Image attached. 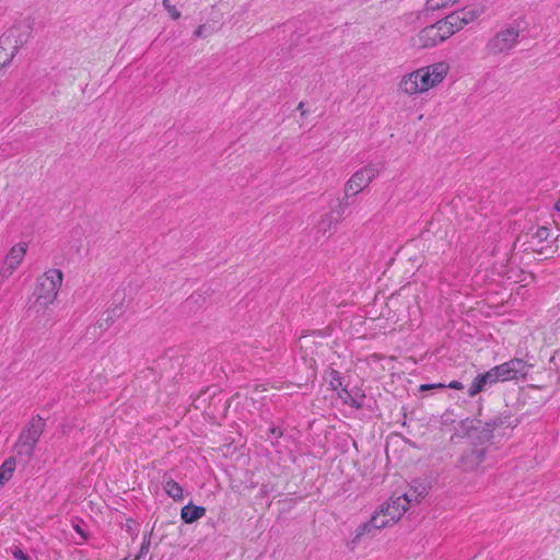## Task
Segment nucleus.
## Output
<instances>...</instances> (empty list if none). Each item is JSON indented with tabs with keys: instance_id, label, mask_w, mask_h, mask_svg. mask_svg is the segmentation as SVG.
Segmentation results:
<instances>
[{
	"instance_id": "393cba45",
	"label": "nucleus",
	"mask_w": 560,
	"mask_h": 560,
	"mask_svg": "<svg viewBox=\"0 0 560 560\" xmlns=\"http://www.w3.org/2000/svg\"><path fill=\"white\" fill-rule=\"evenodd\" d=\"M12 556L16 560H32L28 555H26L20 547L14 546L11 550Z\"/></svg>"
},
{
	"instance_id": "39448f33",
	"label": "nucleus",
	"mask_w": 560,
	"mask_h": 560,
	"mask_svg": "<svg viewBox=\"0 0 560 560\" xmlns=\"http://www.w3.org/2000/svg\"><path fill=\"white\" fill-rule=\"evenodd\" d=\"M454 35V28L451 27L446 18L436 23L422 28L416 37L413 45L419 48H430L439 45Z\"/></svg>"
},
{
	"instance_id": "4be33fe9",
	"label": "nucleus",
	"mask_w": 560,
	"mask_h": 560,
	"mask_svg": "<svg viewBox=\"0 0 560 560\" xmlns=\"http://www.w3.org/2000/svg\"><path fill=\"white\" fill-rule=\"evenodd\" d=\"M457 0H427V9L431 11H436L443 8H446Z\"/></svg>"
},
{
	"instance_id": "9d476101",
	"label": "nucleus",
	"mask_w": 560,
	"mask_h": 560,
	"mask_svg": "<svg viewBox=\"0 0 560 560\" xmlns=\"http://www.w3.org/2000/svg\"><path fill=\"white\" fill-rule=\"evenodd\" d=\"M27 243L20 242L9 249L0 267V282H3L9 277H11L12 273L19 268L27 253Z\"/></svg>"
},
{
	"instance_id": "c756f323",
	"label": "nucleus",
	"mask_w": 560,
	"mask_h": 560,
	"mask_svg": "<svg viewBox=\"0 0 560 560\" xmlns=\"http://www.w3.org/2000/svg\"><path fill=\"white\" fill-rule=\"evenodd\" d=\"M446 387L453 388V389H462L463 384L458 381H452L448 385H446Z\"/></svg>"
},
{
	"instance_id": "f03ea898",
	"label": "nucleus",
	"mask_w": 560,
	"mask_h": 560,
	"mask_svg": "<svg viewBox=\"0 0 560 560\" xmlns=\"http://www.w3.org/2000/svg\"><path fill=\"white\" fill-rule=\"evenodd\" d=\"M63 276L59 269H49L37 278L30 311L39 314L56 301L61 288Z\"/></svg>"
},
{
	"instance_id": "2eb2a0df",
	"label": "nucleus",
	"mask_w": 560,
	"mask_h": 560,
	"mask_svg": "<svg viewBox=\"0 0 560 560\" xmlns=\"http://www.w3.org/2000/svg\"><path fill=\"white\" fill-rule=\"evenodd\" d=\"M494 383H495V380L493 377V374H492L491 370H489L488 372H486L483 374H479L474 380V382L468 390V394L470 397H474L477 394H479L486 385L494 384Z\"/></svg>"
},
{
	"instance_id": "6ab92c4d",
	"label": "nucleus",
	"mask_w": 560,
	"mask_h": 560,
	"mask_svg": "<svg viewBox=\"0 0 560 560\" xmlns=\"http://www.w3.org/2000/svg\"><path fill=\"white\" fill-rule=\"evenodd\" d=\"M15 470V460L13 458H8L0 466V488L11 479L13 472Z\"/></svg>"
},
{
	"instance_id": "9b49d317",
	"label": "nucleus",
	"mask_w": 560,
	"mask_h": 560,
	"mask_svg": "<svg viewBox=\"0 0 560 560\" xmlns=\"http://www.w3.org/2000/svg\"><path fill=\"white\" fill-rule=\"evenodd\" d=\"M483 10L481 8H464L452 12L446 18L448 24L454 28V34L463 30L466 25L476 21Z\"/></svg>"
},
{
	"instance_id": "f8f14e48",
	"label": "nucleus",
	"mask_w": 560,
	"mask_h": 560,
	"mask_svg": "<svg viewBox=\"0 0 560 560\" xmlns=\"http://www.w3.org/2000/svg\"><path fill=\"white\" fill-rule=\"evenodd\" d=\"M377 530L374 526H372V521L369 520L365 523L360 524L351 535L350 540L348 541V547L350 549H355L363 540L368 538H372L376 535Z\"/></svg>"
},
{
	"instance_id": "1a4fd4ad",
	"label": "nucleus",
	"mask_w": 560,
	"mask_h": 560,
	"mask_svg": "<svg viewBox=\"0 0 560 560\" xmlns=\"http://www.w3.org/2000/svg\"><path fill=\"white\" fill-rule=\"evenodd\" d=\"M418 502V495L415 491L404 493L401 495H393L388 501L380 506L382 513H384L389 521L398 522L401 516L407 512L411 502Z\"/></svg>"
},
{
	"instance_id": "f257e3e1",
	"label": "nucleus",
	"mask_w": 560,
	"mask_h": 560,
	"mask_svg": "<svg viewBox=\"0 0 560 560\" xmlns=\"http://www.w3.org/2000/svg\"><path fill=\"white\" fill-rule=\"evenodd\" d=\"M450 70L445 61L435 62L401 77L398 88L407 95L424 93L443 81Z\"/></svg>"
},
{
	"instance_id": "6e6552de",
	"label": "nucleus",
	"mask_w": 560,
	"mask_h": 560,
	"mask_svg": "<svg viewBox=\"0 0 560 560\" xmlns=\"http://www.w3.org/2000/svg\"><path fill=\"white\" fill-rule=\"evenodd\" d=\"M380 174V166L370 163L357 171L345 185V195L353 196L366 188Z\"/></svg>"
},
{
	"instance_id": "7c9ffc66",
	"label": "nucleus",
	"mask_w": 560,
	"mask_h": 560,
	"mask_svg": "<svg viewBox=\"0 0 560 560\" xmlns=\"http://www.w3.org/2000/svg\"><path fill=\"white\" fill-rule=\"evenodd\" d=\"M555 210L560 213V199L556 202Z\"/></svg>"
},
{
	"instance_id": "423d86ee",
	"label": "nucleus",
	"mask_w": 560,
	"mask_h": 560,
	"mask_svg": "<svg viewBox=\"0 0 560 560\" xmlns=\"http://www.w3.org/2000/svg\"><path fill=\"white\" fill-rule=\"evenodd\" d=\"M45 427L46 422L40 416L33 417L20 434L18 453L31 457Z\"/></svg>"
},
{
	"instance_id": "5701e85b",
	"label": "nucleus",
	"mask_w": 560,
	"mask_h": 560,
	"mask_svg": "<svg viewBox=\"0 0 560 560\" xmlns=\"http://www.w3.org/2000/svg\"><path fill=\"white\" fill-rule=\"evenodd\" d=\"M162 4L173 20L176 21L180 18V12L177 10L175 5L171 3V0H163Z\"/></svg>"
},
{
	"instance_id": "f3484780",
	"label": "nucleus",
	"mask_w": 560,
	"mask_h": 560,
	"mask_svg": "<svg viewBox=\"0 0 560 560\" xmlns=\"http://www.w3.org/2000/svg\"><path fill=\"white\" fill-rule=\"evenodd\" d=\"M121 307L115 306L113 308L106 310L100 317L97 324L98 327L103 330L108 329L115 320L121 315Z\"/></svg>"
},
{
	"instance_id": "2f4dec72",
	"label": "nucleus",
	"mask_w": 560,
	"mask_h": 560,
	"mask_svg": "<svg viewBox=\"0 0 560 560\" xmlns=\"http://www.w3.org/2000/svg\"><path fill=\"white\" fill-rule=\"evenodd\" d=\"M334 381H338V384H341V381L339 377L338 378L334 377Z\"/></svg>"
},
{
	"instance_id": "cd10ccee",
	"label": "nucleus",
	"mask_w": 560,
	"mask_h": 560,
	"mask_svg": "<svg viewBox=\"0 0 560 560\" xmlns=\"http://www.w3.org/2000/svg\"><path fill=\"white\" fill-rule=\"evenodd\" d=\"M432 388H446V385H444L442 383H438V384H423L420 386L421 390H428V389H432Z\"/></svg>"
},
{
	"instance_id": "a878e982",
	"label": "nucleus",
	"mask_w": 560,
	"mask_h": 560,
	"mask_svg": "<svg viewBox=\"0 0 560 560\" xmlns=\"http://www.w3.org/2000/svg\"><path fill=\"white\" fill-rule=\"evenodd\" d=\"M150 549V539L145 536L140 547L139 553L136 556L133 560H140V558L149 552Z\"/></svg>"
},
{
	"instance_id": "b1692460",
	"label": "nucleus",
	"mask_w": 560,
	"mask_h": 560,
	"mask_svg": "<svg viewBox=\"0 0 560 560\" xmlns=\"http://www.w3.org/2000/svg\"><path fill=\"white\" fill-rule=\"evenodd\" d=\"M211 28L206 24L199 25L192 33L195 38H205L211 34Z\"/></svg>"
},
{
	"instance_id": "473e14b6",
	"label": "nucleus",
	"mask_w": 560,
	"mask_h": 560,
	"mask_svg": "<svg viewBox=\"0 0 560 560\" xmlns=\"http://www.w3.org/2000/svg\"><path fill=\"white\" fill-rule=\"evenodd\" d=\"M272 434L277 433V430L275 428L271 429Z\"/></svg>"
},
{
	"instance_id": "aec40b11",
	"label": "nucleus",
	"mask_w": 560,
	"mask_h": 560,
	"mask_svg": "<svg viewBox=\"0 0 560 560\" xmlns=\"http://www.w3.org/2000/svg\"><path fill=\"white\" fill-rule=\"evenodd\" d=\"M164 490L175 501L183 500V497H184L183 488L175 480H173L171 478L165 480V482H164Z\"/></svg>"
},
{
	"instance_id": "20e7f679",
	"label": "nucleus",
	"mask_w": 560,
	"mask_h": 560,
	"mask_svg": "<svg viewBox=\"0 0 560 560\" xmlns=\"http://www.w3.org/2000/svg\"><path fill=\"white\" fill-rule=\"evenodd\" d=\"M520 35L521 31L516 25L501 28L487 40L483 51L488 57H505L518 45Z\"/></svg>"
},
{
	"instance_id": "bb28decb",
	"label": "nucleus",
	"mask_w": 560,
	"mask_h": 560,
	"mask_svg": "<svg viewBox=\"0 0 560 560\" xmlns=\"http://www.w3.org/2000/svg\"><path fill=\"white\" fill-rule=\"evenodd\" d=\"M548 236H549V229H547L545 226L539 228L534 235V237H536L539 242L547 240Z\"/></svg>"
},
{
	"instance_id": "412c9836",
	"label": "nucleus",
	"mask_w": 560,
	"mask_h": 560,
	"mask_svg": "<svg viewBox=\"0 0 560 560\" xmlns=\"http://www.w3.org/2000/svg\"><path fill=\"white\" fill-rule=\"evenodd\" d=\"M370 520L372 521V526H374L377 532L395 524V522L389 521V517L382 513L380 509L372 514Z\"/></svg>"
},
{
	"instance_id": "7ed1b4c3",
	"label": "nucleus",
	"mask_w": 560,
	"mask_h": 560,
	"mask_svg": "<svg viewBox=\"0 0 560 560\" xmlns=\"http://www.w3.org/2000/svg\"><path fill=\"white\" fill-rule=\"evenodd\" d=\"M31 36L32 25L26 21L15 23L0 36V69L12 62Z\"/></svg>"
},
{
	"instance_id": "a211bd4d",
	"label": "nucleus",
	"mask_w": 560,
	"mask_h": 560,
	"mask_svg": "<svg viewBox=\"0 0 560 560\" xmlns=\"http://www.w3.org/2000/svg\"><path fill=\"white\" fill-rule=\"evenodd\" d=\"M483 458H485V451L476 448V450H472L469 453L465 454L462 457V462H463V465L465 466V468L469 469V468L480 465L482 463Z\"/></svg>"
},
{
	"instance_id": "dca6fc26",
	"label": "nucleus",
	"mask_w": 560,
	"mask_h": 560,
	"mask_svg": "<svg viewBox=\"0 0 560 560\" xmlns=\"http://www.w3.org/2000/svg\"><path fill=\"white\" fill-rule=\"evenodd\" d=\"M494 383H495V380L493 377V374H492L491 370H489L488 372H486L483 374H479L474 380V382L468 390V394L470 397H474L477 394H479L486 385L494 384Z\"/></svg>"
},
{
	"instance_id": "4468645a",
	"label": "nucleus",
	"mask_w": 560,
	"mask_h": 560,
	"mask_svg": "<svg viewBox=\"0 0 560 560\" xmlns=\"http://www.w3.org/2000/svg\"><path fill=\"white\" fill-rule=\"evenodd\" d=\"M205 515L206 509L203 506L194 505L192 503H188L180 511V517L187 524H191Z\"/></svg>"
},
{
	"instance_id": "c85d7f7f",
	"label": "nucleus",
	"mask_w": 560,
	"mask_h": 560,
	"mask_svg": "<svg viewBox=\"0 0 560 560\" xmlns=\"http://www.w3.org/2000/svg\"><path fill=\"white\" fill-rule=\"evenodd\" d=\"M74 530L82 537V540L85 541L88 539L86 533L81 528L79 524L73 526Z\"/></svg>"
},
{
	"instance_id": "0eeeda50",
	"label": "nucleus",
	"mask_w": 560,
	"mask_h": 560,
	"mask_svg": "<svg viewBox=\"0 0 560 560\" xmlns=\"http://www.w3.org/2000/svg\"><path fill=\"white\" fill-rule=\"evenodd\" d=\"M532 365L522 359H512L491 369L497 382L524 380Z\"/></svg>"
},
{
	"instance_id": "ddd939ff",
	"label": "nucleus",
	"mask_w": 560,
	"mask_h": 560,
	"mask_svg": "<svg viewBox=\"0 0 560 560\" xmlns=\"http://www.w3.org/2000/svg\"><path fill=\"white\" fill-rule=\"evenodd\" d=\"M347 203H340V209L338 211V215L336 217L332 211L325 213L317 223V229L319 232L326 233L337 226L340 217L342 215Z\"/></svg>"
}]
</instances>
